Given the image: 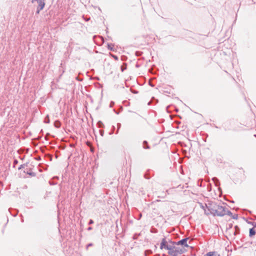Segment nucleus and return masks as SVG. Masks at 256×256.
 <instances>
[{
  "mask_svg": "<svg viewBox=\"0 0 256 256\" xmlns=\"http://www.w3.org/2000/svg\"><path fill=\"white\" fill-rule=\"evenodd\" d=\"M160 248L168 250V253L170 256H179L186 252L184 248L178 246L174 242L167 241L165 238L162 240Z\"/></svg>",
  "mask_w": 256,
  "mask_h": 256,
  "instance_id": "1",
  "label": "nucleus"
},
{
  "mask_svg": "<svg viewBox=\"0 0 256 256\" xmlns=\"http://www.w3.org/2000/svg\"><path fill=\"white\" fill-rule=\"evenodd\" d=\"M206 206L209 212H206L205 210V213L206 214H210L214 216H223L226 215V206L218 204L216 202H212L208 204V206L206 205Z\"/></svg>",
  "mask_w": 256,
  "mask_h": 256,
  "instance_id": "2",
  "label": "nucleus"
},
{
  "mask_svg": "<svg viewBox=\"0 0 256 256\" xmlns=\"http://www.w3.org/2000/svg\"><path fill=\"white\" fill-rule=\"evenodd\" d=\"M188 240V238H183L180 240L178 241V242H176V244H177V246L182 245L184 246V247H188V246L187 244V240Z\"/></svg>",
  "mask_w": 256,
  "mask_h": 256,
  "instance_id": "3",
  "label": "nucleus"
},
{
  "mask_svg": "<svg viewBox=\"0 0 256 256\" xmlns=\"http://www.w3.org/2000/svg\"><path fill=\"white\" fill-rule=\"evenodd\" d=\"M37 2L38 4L37 13H38L40 10L44 8L45 3L44 0H39L37 1Z\"/></svg>",
  "mask_w": 256,
  "mask_h": 256,
  "instance_id": "4",
  "label": "nucleus"
},
{
  "mask_svg": "<svg viewBox=\"0 0 256 256\" xmlns=\"http://www.w3.org/2000/svg\"><path fill=\"white\" fill-rule=\"evenodd\" d=\"M249 224H252L254 226L252 228L250 229L249 236L250 237H252L256 234V230H254V228L256 226V223L254 222H250Z\"/></svg>",
  "mask_w": 256,
  "mask_h": 256,
  "instance_id": "5",
  "label": "nucleus"
},
{
  "mask_svg": "<svg viewBox=\"0 0 256 256\" xmlns=\"http://www.w3.org/2000/svg\"><path fill=\"white\" fill-rule=\"evenodd\" d=\"M212 181L214 182L216 186H218L220 184V182L216 178L214 177L212 178Z\"/></svg>",
  "mask_w": 256,
  "mask_h": 256,
  "instance_id": "6",
  "label": "nucleus"
},
{
  "mask_svg": "<svg viewBox=\"0 0 256 256\" xmlns=\"http://www.w3.org/2000/svg\"><path fill=\"white\" fill-rule=\"evenodd\" d=\"M143 148L145 149H149L150 147L148 146V142L146 140L143 142Z\"/></svg>",
  "mask_w": 256,
  "mask_h": 256,
  "instance_id": "7",
  "label": "nucleus"
},
{
  "mask_svg": "<svg viewBox=\"0 0 256 256\" xmlns=\"http://www.w3.org/2000/svg\"><path fill=\"white\" fill-rule=\"evenodd\" d=\"M234 228H235V232H234V235H236V234H239V233H240V228H239L238 227V226H234Z\"/></svg>",
  "mask_w": 256,
  "mask_h": 256,
  "instance_id": "8",
  "label": "nucleus"
},
{
  "mask_svg": "<svg viewBox=\"0 0 256 256\" xmlns=\"http://www.w3.org/2000/svg\"><path fill=\"white\" fill-rule=\"evenodd\" d=\"M206 256H216V253L215 252H210L207 253Z\"/></svg>",
  "mask_w": 256,
  "mask_h": 256,
  "instance_id": "9",
  "label": "nucleus"
},
{
  "mask_svg": "<svg viewBox=\"0 0 256 256\" xmlns=\"http://www.w3.org/2000/svg\"><path fill=\"white\" fill-rule=\"evenodd\" d=\"M114 44H108V48L112 51H114Z\"/></svg>",
  "mask_w": 256,
  "mask_h": 256,
  "instance_id": "10",
  "label": "nucleus"
},
{
  "mask_svg": "<svg viewBox=\"0 0 256 256\" xmlns=\"http://www.w3.org/2000/svg\"><path fill=\"white\" fill-rule=\"evenodd\" d=\"M54 126L57 128H59L60 126V125H61L60 122L58 121V120L54 122Z\"/></svg>",
  "mask_w": 256,
  "mask_h": 256,
  "instance_id": "11",
  "label": "nucleus"
},
{
  "mask_svg": "<svg viewBox=\"0 0 256 256\" xmlns=\"http://www.w3.org/2000/svg\"><path fill=\"white\" fill-rule=\"evenodd\" d=\"M122 72H124L126 68V64L124 63L120 67Z\"/></svg>",
  "mask_w": 256,
  "mask_h": 256,
  "instance_id": "12",
  "label": "nucleus"
},
{
  "mask_svg": "<svg viewBox=\"0 0 256 256\" xmlns=\"http://www.w3.org/2000/svg\"><path fill=\"white\" fill-rule=\"evenodd\" d=\"M25 172H26L27 174H28V175L32 176H36V173L34 172H26L24 171Z\"/></svg>",
  "mask_w": 256,
  "mask_h": 256,
  "instance_id": "13",
  "label": "nucleus"
},
{
  "mask_svg": "<svg viewBox=\"0 0 256 256\" xmlns=\"http://www.w3.org/2000/svg\"><path fill=\"white\" fill-rule=\"evenodd\" d=\"M226 214L230 216L231 217L232 216V212L230 211L227 210V208L226 209Z\"/></svg>",
  "mask_w": 256,
  "mask_h": 256,
  "instance_id": "14",
  "label": "nucleus"
},
{
  "mask_svg": "<svg viewBox=\"0 0 256 256\" xmlns=\"http://www.w3.org/2000/svg\"><path fill=\"white\" fill-rule=\"evenodd\" d=\"M44 122L46 124H48L50 122V120H49L48 116H47L45 118Z\"/></svg>",
  "mask_w": 256,
  "mask_h": 256,
  "instance_id": "15",
  "label": "nucleus"
},
{
  "mask_svg": "<svg viewBox=\"0 0 256 256\" xmlns=\"http://www.w3.org/2000/svg\"><path fill=\"white\" fill-rule=\"evenodd\" d=\"M110 56L112 57L114 60H118V56H116V55H114V54H110Z\"/></svg>",
  "mask_w": 256,
  "mask_h": 256,
  "instance_id": "16",
  "label": "nucleus"
},
{
  "mask_svg": "<svg viewBox=\"0 0 256 256\" xmlns=\"http://www.w3.org/2000/svg\"><path fill=\"white\" fill-rule=\"evenodd\" d=\"M232 218H234V219H237L238 218V214H234V215H233L232 216Z\"/></svg>",
  "mask_w": 256,
  "mask_h": 256,
  "instance_id": "17",
  "label": "nucleus"
},
{
  "mask_svg": "<svg viewBox=\"0 0 256 256\" xmlns=\"http://www.w3.org/2000/svg\"><path fill=\"white\" fill-rule=\"evenodd\" d=\"M114 102H111L110 104V108L114 106Z\"/></svg>",
  "mask_w": 256,
  "mask_h": 256,
  "instance_id": "18",
  "label": "nucleus"
},
{
  "mask_svg": "<svg viewBox=\"0 0 256 256\" xmlns=\"http://www.w3.org/2000/svg\"><path fill=\"white\" fill-rule=\"evenodd\" d=\"M100 135L102 136H104V132L102 130H100Z\"/></svg>",
  "mask_w": 256,
  "mask_h": 256,
  "instance_id": "19",
  "label": "nucleus"
},
{
  "mask_svg": "<svg viewBox=\"0 0 256 256\" xmlns=\"http://www.w3.org/2000/svg\"><path fill=\"white\" fill-rule=\"evenodd\" d=\"M94 224V220H90L89 222H88V224Z\"/></svg>",
  "mask_w": 256,
  "mask_h": 256,
  "instance_id": "20",
  "label": "nucleus"
},
{
  "mask_svg": "<svg viewBox=\"0 0 256 256\" xmlns=\"http://www.w3.org/2000/svg\"><path fill=\"white\" fill-rule=\"evenodd\" d=\"M92 246V243H90L88 244L87 246H86V249L88 248V247L90 246Z\"/></svg>",
  "mask_w": 256,
  "mask_h": 256,
  "instance_id": "21",
  "label": "nucleus"
},
{
  "mask_svg": "<svg viewBox=\"0 0 256 256\" xmlns=\"http://www.w3.org/2000/svg\"><path fill=\"white\" fill-rule=\"evenodd\" d=\"M24 166H25L24 164L20 165V166L19 167L18 169H20V168H24Z\"/></svg>",
  "mask_w": 256,
  "mask_h": 256,
  "instance_id": "22",
  "label": "nucleus"
},
{
  "mask_svg": "<svg viewBox=\"0 0 256 256\" xmlns=\"http://www.w3.org/2000/svg\"><path fill=\"white\" fill-rule=\"evenodd\" d=\"M184 188V186H182L181 185H179L177 188Z\"/></svg>",
  "mask_w": 256,
  "mask_h": 256,
  "instance_id": "23",
  "label": "nucleus"
},
{
  "mask_svg": "<svg viewBox=\"0 0 256 256\" xmlns=\"http://www.w3.org/2000/svg\"><path fill=\"white\" fill-rule=\"evenodd\" d=\"M118 130H117V132H118V129L120 128V124H118Z\"/></svg>",
  "mask_w": 256,
  "mask_h": 256,
  "instance_id": "24",
  "label": "nucleus"
},
{
  "mask_svg": "<svg viewBox=\"0 0 256 256\" xmlns=\"http://www.w3.org/2000/svg\"><path fill=\"white\" fill-rule=\"evenodd\" d=\"M92 230V227H88V230Z\"/></svg>",
  "mask_w": 256,
  "mask_h": 256,
  "instance_id": "25",
  "label": "nucleus"
},
{
  "mask_svg": "<svg viewBox=\"0 0 256 256\" xmlns=\"http://www.w3.org/2000/svg\"><path fill=\"white\" fill-rule=\"evenodd\" d=\"M86 21H88L90 20V18L85 19Z\"/></svg>",
  "mask_w": 256,
  "mask_h": 256,
  "instance_id": "26",
  "label": "nucleus"
},
{
  "mask_svg": "<svg viewBox=\"0 0 256 256\" xmlns=\"http://www.w3.org/2000/svg\"><path fill=\"white\" fill-rule=\"evenodd\" d=\"M218 256H220L218 255Z\"/></svg>",
  "mask_w": 256,
  "mask_h": 256,
  "instance_id": "27",
  "label": "nucleus"
}]
</instances>
